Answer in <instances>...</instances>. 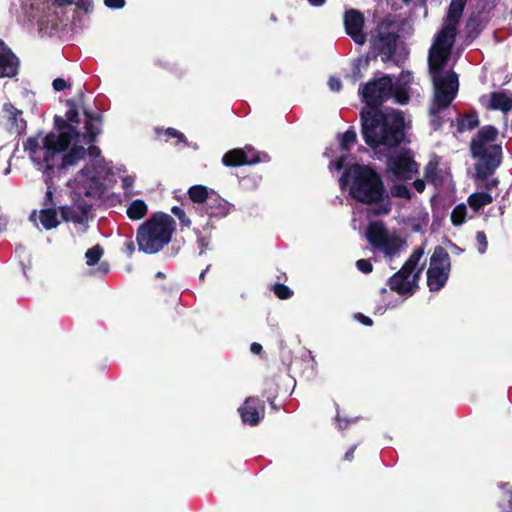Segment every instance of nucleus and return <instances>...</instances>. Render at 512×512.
<instances>
[{"label":"nucleus","mask_w":512,"mask_h":512,"mask_svg":"<svg viewBox=\"0 0 512 512\" xmlns=\"http://www.w3.org/2000/svg\"><path fill=\"white\" fill-rule=\"evenodd\" d=\"M135 178L133 176H126L122 179L123 188L128 192L131 193V189L133 187Z\"/></svg>","instance_id":"nucleus-35"},{"label":"nucleus","mask_w":512,"mask_h":512,"mask_svg":"<svg viewBox=\"0 0 512 512\" xmlns=\"http://www.w3.org/2000/svg\"><path fill=\"white\" fill-rule=\"evenodd\" d=\"M167 133L173 137H179L180 139L183 138V135H181L177 130L173 128L167 129Z\"/></svg>","instance_id":"nucleus-45"},{"label":"nucleus","mask_w":512,"mask_h":512,"mask_svg":"<svg viewBox=\"0 0 512 512\" xmlns=\"http://www.w3.org/2000/svg\"><path fill=\"white\" fill-rule=\"evenodd\" d=\"M424 254L423 248L416 249L406 263L403 265L400 271L394 274L389 280V287L391 290L399 294H409L414 291L417 286V281L422 272V268H419L413 273L420 259Z\"/></svg>","instance_id":"nucleus-7"},{"label":"nucleus","mask_w":512,"mask_h":512,"mask_svg":"<svg viewBox=\"0 0 512 512\" xmlns=\"http://www.w3.org/2000/svg\"><path fill=\"white\" fill-rule=\"evenodd\" d=\"M104 3L109 8H122L125 5L124 0H104Z\"/></svg>","instance_id":"nucleus-36"},{"label":"nucleus","mask_w":512,"mask_h":512,"mask_svg":"<svg viewBox=\"0 0 512 512\" xmlns=\"http://www.w3.org/2000/svg\"><path fill=\"white\" fill-rule=\"evenodd\" d=\"M102 253L103 251L98 245L90 248L85 254L87 264L94 265L97 263L102 256Z\"/></svg>","instance_id":"nucleus-27"},{"label":"nucleus","mask_w":512,"mask_h":512,"mask_svg":"<svg viewBox=\"0 0 512 512\" xmlns=\"http://www.w3.org/2000/svg\"><path fill=\"white\" fill-rule=\"evenodd\" d=\"M389 233L390 232L387 231L382 223L375 222L369 225L367 229V238L373 246L378 248L389 235Z\"/></svg>","instance_id":"nucleus-21"},{"label":"nucleus","mask_w":512,"mask_h":512,"mask_svg":"<svg viewBox=\"0 0 512 512\" xmlns=\"http://www.w3.org/2000/svg\"><path fill=\"white\" fill-rule=\"evenodd\" d=\"M492 201H493V197L490 194L485 193V192L473 193L467 199L468 205L475 212H478L483 207L491 204Z\"/></svg>","instance_id":"nucleus-23"},{"label":"nucleus","mask_w":512,"mask_h":512,"mask_svg":"<svg viewBox=\"0 0 512 512\" xmlns=\"http://www.w3.org/2000/svg\"><path fill=\"white\" fill-rule=\"evenodd\" d=\"M68 87V84L66 83V81L62 78H57L53 81V88L56 90V91H61L63 90L64 88Z\"/></svg>","instance_id":"nucleus-37"},{"label":"nucleus","mask_w":512,"mask_h":512,"mask_svg":"<svg viewBox=\"0 0 512 512\" xmlns=\"http://www.w3.org/2000/svg\"><path fill=\"white\" fill-rule=\"evenodd\" d=\"M393 25L394 22L391 19L385 18L378 22L371 35L374 47L387 56L392 55L396 48L397 34Z\"/></svg>","instance_id":"nucleus-10"},{"label":"nucleus","mask_w":512,"mask_h":512,"mask_svg":"<svg viewBox=\"0 0 512 512\" xmlns=\"http://www.w3.org/2000/svg\"><path fill=\"white\" fill-rule=\"evenodd\" d=\"M259 400L247 398L244 405L239 409L243 422L255 425L259 421L258 411Z\"/></svg>","instance_id":"nucleus-20"},{"label":"nucleus","mask_w":512,"mask_h":512,"mask_svg":"<svg viewBox=\"0 0 512 512\" xmlns=\"http://www.w3.org/2000/svg\"><path fill=\"white\" fill-rule=\"evenodd\" d=\"M387 170L397 179L408 180L418 172V165L410 151H404L389 158Z\"/></svg>","instance_id":"nucleus-11"},{"label":"nucleus","mask_w":512,"mask_h":512,"mask_svg":"<svg viewBox=\"0 0 512 512\" xmlns=\"http://www.w3.org/2000/svg\"><path fill=\"white\" fill-rule=\"evenodd\" d=\"M479 124V121L476 116H467L461 123L460 126L462 128H467L469 130L475 128Z\"/></svg>","instance_id":"nucleus-31"},{"label":"nucleus","mask_w":512,"mask_h":512,"mask_svg":"<svg viewBox=\"0 0 512 512\" xmlns=\"http://www.w3.org/2000/svg\"><path fill=\"white\" fill-rule=\"evenodd\" d=\"M481 101L485 103L488 109L501 110L508 112L512 109V99L503 92H492L488 97H482Z\"/></svg>","instance_id":"nucleus-18"},{"label":"nucleus","mask_w":512,"mask_h":512,"mask_svg":"<svg viewBox=\"0 0 512 512\" xmlns=\"http://www.w3.org/2000/svg\"><path fill=\"white\" fill-rule=\"evenodd\" d=\"M364 22V15L358 10H348L344 15L346 33L358 45H363L366 42L367 37L363 31Z\"/></svg>","instance_id":"nucleus-13"},{"label":"nucleus","mask_w":512,"mask_h":512,"mask_svg":"<svg viewBox=\"0 0 512 512\" xmlns=\"http://www.w3.org/2000/svg\"><path fill=\"white\" fill-rule=\"evenodd\" d=\"M349 182L350 195L371 207L376 215L391 211V200L380 175L369 166L353 165L345 175Z\"/></svg>","instance_id":"nucleus-4"},{"label":"nucleus","mask_w":512,"mask_h":512,"mask_svg":"<svg viewBox=\"0 0 512 512\" xmlns=\"http://www.w3.org/2000/svg\"><path fill=\"white\" fill-rule=\"evenodd\" d=\"M477 241L480 243V245H482V250L481 252L483 253L487 247V239H486V235L484 232H478L477 233Z\"/></svg>","instance_id":"nucleus-39"},{"label":"nucleus","mask_w":512,"mask_h":512,"mask_svg":"<svg viewBox=\"0 0 512 512\" xmlns=\"http://www.w3.org/2000/svg\"><path fill=\"white\" fill-rule=\"evenodd\" d=\"M175 230L174 219L162 212L155 213L139 226L137 244L139 250L146 254H154L167 245Z\"/></svg>","instance_id":"nucleus-6"},{"label":"nucleus","mask_w":512,"mask_h":512,"mask_svg":"<svg viewBox=\"0 0 512 512\" xmlns=\"http://www.w3.org/2000/svg\"><path fill=\"white\" fill-rule=\"evenodd\" d=\"M433 124L438 127L440 125V122L436 121L435 119L433 120Z\"/></svg>","instance_id":"nucleus-49"},{"label":"nucleus","mask_w":512,"mask_h":512,"mask_svg":"<svg viewBox=\"0 0 512 512\" xmlns=\"http://www.w3.org/2000/svg\"><path fill=\"white\" fill-rule=\"evenodd\" d=\"M148 211V207L142 200L133 201L127 209V215L132 220L142 219Z\"/></svg>","instance_id":"nucleus-25"},{"label":"nucleus","mask_w":512,"mask_h":512,"mask_svg":"<svg viewBox=\"0 0 512 512\" xmlns=\"http://www.w3.org/2000/svg\"><path fill=\"white\" fill-rule=\"evenodd\" d=\"M467 214V207L465 204L457 205L451 214V221L454 225L459 226L464 223Z\"/></svg>","instance_id":"nucleus-26"},{"label":"nucleus","mask_w":512,"mask_h":512,"mask_svg":"<svg viewBox=\"0 0 512 512\" xmlns=\"http://www.w3.org/2000/svg\"><path fill=\"white\" fill-rule=\"evenodd\" d=\"M356 266L363 273H370L372 271V264L365 259L358 260Z\"/></svg>","instance_id":"nucleus-33"},{"label":"nucleus","mask_w":512,"mask_h":512,"mask_svg":"<svg viewBox=\"0 0 512 512\" xmlns=\"http://www.w3.org/2000/svg\"><path fill=\"white\" fill-rule=\"evenodd\" d=\"M358 319L364 324V325H367V326H370L372 325V320L367 317V316H364V315H359L358 316Z\"/></svg>","instance_id":"nucleus-42"},{"label":"nucleus","mask_w":512,"mask_h":512,"mask_svg":"<svg viewBox=\"0 0 512 512\" xmlns=\"http://www.w3.org/2000/svg\"><path fill=\"white\" fill-rule=\"evenodd\" d=\"M361 94L367 107H376L392 95L400 104H405L409 99L406 92L394 90L392 79L388 76L367 83Z\"/></svg>","instance_id":"nucleus-8"},{"label":"nucleus","mask_w":512,"mask_h":512,"mask_svg":"<svg viewBox=\"0 0 512 512\" xmlns=\"http://www.w3.org/2000/svg\"><path fill=\"white\" fill-rule=\"evenodd\" d=\"M435 171L436 166L433 163H429L425 168V178L428 181L434 182L435 181Z\"/></svg>","instance_id":"nucleus-34"},{"label":"nucleus","mask_w":512,"mask_h":512,"mask_svg":"<svg viewBox=\"0 0 512 512\" xmlns=\"http://www.w3.org/2000/svg\"><path fill=\"white\" fill-rule=\"evenodd\" d=\"M497 185H498V180L497 179H492L489 182H487L484 187L486 189H492V188L497 187Z\"/></svg>","instance_id":"nucleus-43"},{"label":"nucleus","mask_w":512,"mask_h":512,"mask_svg":"<svg viewBox=\"0 0 512 512\" xmlns=\"http://www.w3.org/2000/svg\"><path fill=\"white\" fill-rule=\"evenodd\" d=\"M328 84L332 91L337 92L341 89V81L337 78H334V77L330 78Z\"/></svg>","instance_id":"nucleus-38"},{"label":"nucleus","mask_w":512,"mask_h":512,"mask_svg":"<svg viewBox=\"0 0 512 512\" xmlns=\"http://www.w3.org/2000/svg\"><path fill=\"white\" fill-rule=\"evenodd\" d=\"M18 60L11 51L0 41V76L12 77L16 75Z\"/></svg>","instance_id":"nucleus-16"},{"label":"nucleus","mask_w":512,"mask_h":512,"mask_svg":"<svg viewBox=\"0 0 512 512\" xmlns=\"http://www.w3.org/2000/svg\"><path fill=\"white\" fill-rule=\"evenodd\" d=\"M37 219H39L41 225L47 230L56 228L59 225L57 213L54 209L47 208L42 209L39 212L34 210L30 214L29 220L33 222L36 226H38Z\"/></svg>","instance_id":"nucleus-19"},{"label":"nucleus","mask_w":512,"mask_h":512,"mask_svg":"<svg viewBox=\"0 0 512 512\" xmlns=\"http://www.w3.org/2000/svg\"><path fill=\"white\" fill-rule=\"evenodd\" d=\"M467 0H452L442 30L436 35L429 50V73L433 82V98L429 107L431 116L447 109L457 95L459 82L452 70L444 71L456 37V27Z\"/></svg>","instance_id":"nucleus-1"},{"label":"nucleus","mask_w":512,"mask_h":512,"mask_svg":"<svg viewBox=\"0 0 512 512\" xmlns=\"http://www.w3.org/2000/svg\"><path fill=\"white\" fill-rule=\"evenodd\" d=\"M413 185L415 189L420 193L423 192L425 189V182L423 180H416L414 181Z\"/></svg>","instance_id":"nucleus-40"},{"label":"nucleus","mask_w":512,"mask_h":512,"mask_svg":"<svg viewBox=\"0 0 512 512\" xmlns=\"http://www.w3.org/2000/svg\"><path fill=\"white\" fill-rule=\"evenodd\" d=\"M403 245L404 241L395 232H390L378 248L383 250L386 255L393 256Z\"/></svg>","instance_id":"nucleus-22"},{"label":"nucleus","mask_w":512,"mask_h":512,"mask_svg":"<svg viewBox=\"0 0 512 512\" xmlns=\"http://www.w3.org/2000/svg\"><path fill=\"white\" fill-rule=\"evenodd\" d=\"M262 350V346L259 343H253L251 345V351L255 354H259Z\"/></svg>","instance_id":"nucleus-44"},{"label":"nucleus","mask_w":512,"mask_h":512,"mask_svg":"<svg viewBox=\"0 0 512 512\" xmlns=\"http://www.w3.org/2000/svg\"><path fill=\"white\" fill-rule=\"evenodd\" d=\"M172 213L177 216L179 218V220L185 225V226H189L191 221L186 217V214L185 212L180 208V207H177V206H174L172 209H171Z\"/></svg>","instance_id":"nucleus-32"},{"label":"nucleus","mask_w":512,"mask_h":512,"mask_svg":"<svg viewBox=\"0 0 512 512\" xmlns=\"http://www.w3.org/2000/svg\"><path fill=\"white\" fill-rule=\"evenodd\" d=\"M87 121L85 123L86 132L80 137V143L89 145L86 149V155L88 154L92 158H98L100 156V149L97 146L92 145L95 141L96 136L100 133V120L96 117H92L90 114L85 113Z\"/></svg>","instance_id":"nucleus-15"},{"label":"nucleus","mask_w":512,"mask_h":512,"mask_svg":"<svg viewBox=\"0 0 512 512\" xmlns=\"http://www.w3.org/2000/svg\"><path fill=\"white\" fill-rule=\"evenodd\" d=\"M274 292L280 299H287L292 294L290 289L283 284H276L274 286Z\"/></svg>","instance_id":"nucleus-30"},{"label":"nucleus","mask_w":512,"mask_h":512,"mask_svg":"<svg viewBox=\"0 0 512 512\" xmlns=\"http://www.w3.org/2000/svg\"><path fill=\"white\" fill-rule=\"evenodd\" d=\"M69 123L63 125L60 132L38 134L27 139L24 148L34 163L47 170L66 169L85 159L86 149L79 145L80 135L72 126L78 123V111L70 109L66 113Z\"/></svg>","instance_id":"nucleus-2"},{"label":"nucleus","mask_w":512,"mask_h":512,"mask_svg":"<svg viewBox=\"0 0 512 512\" xmlns=\"http://www.w3.org/2000/svg\"><path fill=\"white\" fill-rule=\"evenodd\" d=\"M258 161V155L251 146H246L244 149L228 151L222 158V162L226 166L251 165Z\"/></svg>","instance_id":"nucleus-14"},{"label":"nucleus","mask_w":512,"mask_h":512,"mask_svg":"<svg viewBox=\"0 0 512 512\" xmlns=\"http://www.w3.org/2000/svg\"><path fill=\"white\" fill-rule=\"evenodd\" d=\"M105 168L101 164V160L97 161V170L94 173H90L88 168L83 169L77 179L75 180V189L79 194L86 196L98 195L101 192V177L104 173Z\"/></svg>","instance_id":"nucleus-12"},{"label":"nucleus","mask_w":512,"mask_h":512,"mask_svg":"<svg viewBox=\"0 0 512 512\" xmlns=\"http://www.w3.org/2000/svg\"><path fill=\"white\" fill-rule=\"evenodd\" d=\"M343 162H344V160H343L342 158H341V159H339V160L336 162V164H335V168H336L337 170H340V169L343 167Z\"/></svg>","instance_id":"nucleus-47"},{"label":"nucleus","mask_w":512,"mask_h":512,"mask_svg":"<svg viewBox=\"0 0 512 512\" xmlns=\"http://www.w3.org/2000/svg\"><path fill=\"white\" fill-rule=\"evenodd\" d=\"M390 193L393 197L405 199L411 198L409 189L407 188V186L402 184L392 186L390 189Z\"/></svg>","instance_id":"nucleus-28"},{"label":"nucleus","mask_w":512,"mask_h":512,"mask_svg":"<svg viewBox=\"0 0 512 512\" xmlns=\"http://www.w3.org/2000/svg\"><path fill=\"white\" fill-rule=\"evenodd\" d=\"M362 134L371 148L390 150L404 140V119L400 112L384 113L377 107L361 110Z\"/></svg>","instance_id":"nucleus-3"},{"label":"nucleus","mask_w":512,"mask_h":512,"mask_svg":"<svg viewBox=\"0 0 512 512\" xmlns=\"http://www.w3.org/2000/svg\"><path fill=\"white\" fill-rule=\"evenodd\" d=\"M498 130L493 126L482 127L471 141V153L480 160L475 168V177L485 179L501 164L502 147L495 143Z\"/></svg>","instance_id":"nucleus-5"},{"label":"nucleus","mask_w":512,"mask_h":512,"mask_svg":"<svg viewBox=\"0 0 512 512\" xmlns=\"http://www.w3.org/2000/svg\"><path fill=\"white\" fill-rule=\"evenodd\" d=\"M450 261L448 253L442 247H436L430 258L427 271V283L432 291L440 290L448 279Z\"/></svg>","instance_id":"nucleus-9"},{"label":"nucleus","mask_w":512,"mask_h":512,"mask_svg":"<svg viewBox=\"0 0 512 512\" xmlns=\"http://www.w3.org/2000/svg\"><path fill=\"white\" fill-rule=\"evenodd\" d=\"M356 133L353 130H347L341 139V147L343 150H349L350 146L356 142Z\"/></svg>","instance_id":"nucleus-29"},{"label":"nucleus","mask_w":512,"mask_h":512,"mask_svg":"<svg viewBox=\"0 0 512 512\" xmlns=\"http://www.w3.org/2000/svg\"><path fill=\"white\" fill-rule=\"evenodd\" d=\"M58 6H66L74 3L75 0H53Z\"/></svg>","instance_id":"nucleus-41"},{"label":"nucleus","mask_w":512,"mask_h":512,"mask_svg":"<svg viewBox=\"0 0 512 512\" xmlns=\"http://www.w3.org/2000/svg\"><path fill=\"white\" fill-rule=\"evenodd\" d=\"M2 117L8 121L9 128L17 133H21L26 128V122L22 117V111L16 109L10 104L3 107Z\"/></svg>","instance_id":"nucleus-17"},{"label":"nucleus","mask_w":512,"mask_h":512,"mask_svg":"<svg viewBox=\"0 0 512 512\" xmlns=\"http://www.w3.org/2000/svg\"><path fill=\"white\" fill-rule=\"evenodd\" d=\"M309 2L313 5H322L325 0H309Z\"/></svg>","instance_id":"nucleus-48"},{"label":"nucleus","mask_w":512,"mask_h":512,"mask_svg":"<svg viewBox=\"0 0 512 512\" xmlns=\"http://www.w3.org/2000/svg\"><path fill=\"white\" fill-rule=\"evenodd\" d=\"M210 195V190L203 185H194L189 188L188 196L193 203L202 204L206 202Z\"/></svg>","instance_id":"nucleus-24"},{"label":"nucleus","mask_w":512,"mask_h":512,"mask_svg":"<svg viewBox=\"0 0 512 512\" xmlns=\"http://www.w3.org/2000/svg\"><path fill=\"white\" fill-rule=\"evenodd\" d=\"M126 248L129 252V254H132L134 251H135V246H134V243L132 241H129L126 243Z\"/></svg>","instance_id":"nucleus-46"}]
</instances>
